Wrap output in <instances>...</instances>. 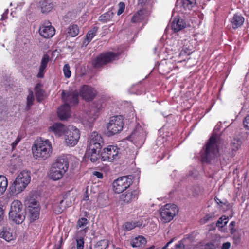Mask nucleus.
Instances as JSON below:
<instances>
[{"label": "nucleus", "mask_w": 249, "mask_h": 249, "mask_svg": "<svg viewBox=\"0 0 249 249\" xmlns=\"http://www.w3.org/2000/svg\"><path fill=\"white\" fill-rule=\"evenodd\" d=\"M35 94L36 100L38 102H40L43 99V92L40 89V86L39 84H37L35 87Z\"/></svg>", "instance_id": "38"}, {"label": "nucleus", "mask_w": 249, "mask_h": 249, "mask_svg": "<svg viewBox=\"0 0 249 249\" xmlns=\"http://www.w3.org/2000/svg\"><path fill=\"white\" fill-rule=\"evenodd\" d=\"M55 29L52 26L50 22L42 24L39 29L40 36L44 38H49L53 37L55 34Z\"/></svg>", "instance_id": "15"}, {"label": "nucleus", "mask_w": 249, "mask_h": 249, "mask_svg": "<svg viewBox=\"0 0 249 249\" xmlns=\"http://www.w3.org/2000/svg\"><path fill=\"white\" fill-rule=\"evenodd\" d=\"M178 208L175 204H167L160 209L161 219L164 223L171 221L178 212Z\"/></svg>", "instance_id": "7"}, {"label": "nucleus", "mask_w": 249, "mask_h": 249, "mask_svg": "<svg viewBox=\"0 0 249 249\" xmlns=\"http://www.w3.org/2000/svg\"><path fill=\"white\" fill-rule=\"evenodd\" d=\"M53 165L66 173L69 168V160L65 156H60L55 160Z\"/></svg>", "instance_id": "17"}, {"label": "nucleus", "mask_w": 249, "mask_h": 249, "mask_svg": "<svg viewBox=\"0 0 249 249\" xmlns=\"http://www.w3.org/2000/svg\"><path fill=\"white\" fill-rule=\"evenodd\" d=\"M132 183V176L121 177L113 181V188L115 193H121L128 188Z\"/></svg>", "instance_id": "8"}, {"label": "nucleus", "mask_w": 249, "mask_h": 249, "mask_svg": "<svg viewBox=\"0 0 249 249\" xmlns=\"http://www.w3.org/2000/svg\"><path fill=\"white\" fill-rule=\"evenodd\" d=\"M244 18L241 14H234L231 19V23L233 28L236 29L241 26L244 23Z\"/></svg>", "instance_id": "28"}, {"label": "nucleus", "mask_w": 249, "mask_h": 249, "mask_svg": "<svg viewBox=\"0 0 249 249\" xmlns=\"http://www.w3.org/2000/svg\"><path fill=\"white\" fill-rule=\"evenodd\" d=\"M243 125L245 128L249 130V115H247L243 121Z\"/></svg>", "instance_id": "47"}, {"label": "nucleus", "mask_w": 249, "mask_h": 249, "mask_svg": "<svg viewBox=\"0 0 249 249\" xmlns=\"http://www.w3.org/2000/svg\"><path fill=\"white\" fill-rule=\"evenodd\" d=\"M114 14L112 10H109L99 17V20L103 23L109 21L113 18Z\"/></svg>", "instance_id": "31"}, {"label": "nucleus", "mask_w": 249, "mask_h": 249, "mask_svg": "<svg viewBox=\"0 0 249 249\" xmlns=\"http://www.w3.org/2000/svg\"><path fill=\"white\" fill-rule=\"evenodd\" d=\"M34 101V96L33 92L32 90L29 91V94L27 97V109H29L30 107L33 104Z\"/></svg>", "instance_id": "40"}, {"label": "nucleus", "mask_w": 249, "mask_h": 249, "mask_svg": "<svg viewBox=\"0 0 249 249\" xmlns=\"http://www.w3.org/2000/svg\"><path fill=\"white\" fill-rule=\"evenodd\" d=\"M61 243L62 242V238H61Z\"/></svg>", "instance_id": "59"}, {"label": "nucleus", "mask_w": 249, "mask_h": 249, "mask_svg": "<svg viewBox=\"0 0 249 249\" xmlns=\"http://www.w3.org/2000/svg\"><path fill=\"white\" fill-rule=\"evenodd\" d=\"M93 174L96 176L98 178H103V174L101 172L95 171Z\"/></svg>", "instance_id": "51"}, {"label": "nucleus", "mask_w": 249, "mask_h": 249, "mask_svg": "<svg viewBox=\"0 0 249 249\" xmlns=\"http://www.w3.org/2000/svg\"><path fill=\"white\" fill-rule=\"evenodd\" d=\"M235 222L234 221H232L230 224V229L231 230H233V226L235 225Z\"/></svg>", "instance_id": "54"}, {"label": "nucleus", "mask_w": 249, "mask_h": 249, "mask_svg": "<svg viewBox=\"0 0 249 249\" xmlns=\"http://www.w3.org/2000/svg\"><path fill=\"white\" fill-rule=\"evenodd\" d=\"M187 25L182 18H175L172 22L171 28L175 32H178L186 28Z\"/></svg>", "instance_id": "23"}, {"label": "nucleus", "mask_w": 249, "mask_h": 249, "mask_svg": "<svg viewBox=\"0 0 249 249\" xmlns=\"http://www.w3.org/2000/svg\"><path fill=\"white\" fill-rule=\"evenodd\" d=\"M175 239V238H172L161 249H167L168 247L169 246L170 244H171Z\"/></svg>", "instance_id": "50"}, {"label": "nucleus", "mask_w": 249, "mask_h": 249, "mask_svg": "<svg viewBox=\"0 0 249 249\" xmlns=\"http://www.w3.org/2000/svg\"><path fill=\"white\" fill-rule=\"evenodd\" d=\"M130 138L136 142L143 143L145 139V135L141 127L136 128L130 135Z\"/></svg>", "instance_id": "19"}, {"label": "nucleus", "mask_w": 249, "mask_h": 249, "mask_svg": "<svg viewBox=\"0 0 249 249\" xmlns=\"http://www.w3.org/2000/svg\"><path fill=\"white\" fill-rule=\"evenodd\" d=\"M21 139L20 136H18L15 141L11 144L12 149H14Z\"/></svg>", "instance_id": "48"}, {"label": "nucleus", "mask_w": 249, "mask_h": 249, "mask_svg": "<svg viewBox=\"0 0 249 249\" xmlns=\"http://www.w3.org/2000/svg\"><path fill=\"white\" fill-rule=\"evenodd\" d=\"M88 223V220L85 218H80L77 223V227L78 228L82 227Z\"/></svg>", "instance_id": "45"}, {"label": "nucleus", "mask_w": 249, "mask_h": 249, "mask_svg": "<svg viewBox=\"0 0 249 249\" xmlns=\"http://www.w3.org/2000/svg\"><path fill=\"white\" fill-rule=\"evenodd\" d=\"M220 143L219 136L216 134L212 135L205 145L204 152L201 155L203 161L209 162L217 156Z\"/></svg>", "instance_id": "2"}, {"label": "nucleus", "mask_w": 249, "mask_h": 249, "mask_svg": "<svg viewBox=\"0 0 249 249\" xmlns=\"http://www.w3.org/2000/svg\"><path fill=\"white\" fill-rule=\"evenodd\" d=\"M88 147H90V149H101L104 142L101 135L97 132H93L89 137L88 141Z\"/></svg>", "instance_id": "13"}, {"label": "nucleus", "mask_w": 249, "mask_h": 249, "mask_svg": "<svg viewBox=\"0 0 249 249\" xmlns=\"http://www.w3.org/2000/svg\"><path fill=\"white\" fill-rule=\"evenodd\" d=\"M32 150L33 157L36 159L45 160L50 156L52 150V144L48 140L40 138L35 142Z\"/></svg>", "instance_id": "1"}, {"label": "nucleus", "mask_w": 249, "mask_h": 249, "mask_svg": "<svg viewBox=\"0 0 249 249\" xmlns=\"http://www.w3.org/2000/svg\"><path fill=\"white\" fill-rule=\"evenodd\" d=\"M228 219L225 216H222L217 220L216 222V226L222 228L228 223Z\"/></svg>", "instance_id": "42"}, {"label": "nucleus", "mask_w": 249, "mask_h": 249, "mask_svg": "<svg viewBox=\"0 0 249 249\" xmlns=\"http://www.w3.org/2000/svg\"><path fill=\"white\" fill-rule=\"evenodd\" d=\"M124 125L123 119L122 116H114L110 118L107 125V135L113 136L120 132Z\"/></svg>", "instance_id": "5"}, {"label": "nucleus", "mask_w": 249, "mask_h": 249, "mask_svg": "<svg viewBox=\"0 0 249 249\" xmlns=\"http://www.w3.org/2000/svg\"><path fill=\"white\" fill-rule=\"evenodd\" d=\"M63 72L65 77L69 78L71 76V71L69 64H66L64 65Z\"/></svg>", "instance_id": "43"}, {"label": "nucleus", "mask_w": 249, "mask_h": 249, "mask_svg": "<svg viewBox=\"0 0 249 249\" xmlns=\"http://www.w3.org/2000/svg\"><path fill=\"white\" fill-rule=\"evenodd\" d=\"M8 13V10H7L2 15L1 19L3 20L5 18V15H7Z\"/></svg>", "instance_id": "56"}, {"label": "nucleus", "mask_w": 249, "mask_h": 249, "mask_svg": "<svg viewBox=\"0 0 249 249\" xmlns=\"http://www.w3.org/2000/svg\"><path fill=\"white\" fill-rule=\"evenodd\" d=\"M119 149L114 145H108L101 154L102 161H112L118 156Z\"/></svg>", "instance_id": "11"}, {"label": "nucleus", "mask_w": 249, "mask_h": 249, "mask_svg": "<svg viewBox=\"0 0 249 249\" xmlns=\"http://www.w3.org/2000/svg\"><path fill=\"white\" fill-rule=\"evenodd\" d=\"M0 238L3 239L7 242L14 240L16 238L11 228L4 227L0 229Z\"/></svg>", "instance_id": "20"}, {"label": "nucleus", "mask_w": 249, "mask_h": 249, "mask_svg": "<svg viewBox=\"0 0 249 249\" xmlns=\"http://www.w3.org/2000/svg\"><path fill=\"white\" fill-rule=\"evenodd\" d=\"M64 201L62 200L58 204H55L53 206V211L57 214L61 213L65 209L66 206L63 205Z\"/></svg>", "instance_id": "35"}, {"label": "nucleus", "mask_w": 249, "mask_h": 249, "mask_svg": "<svg viewBox=\"0 0 249 249\" xmlns=\"http://www.w3.org/2000/svg\"><path fill=\"white\" fill-rule=\"evenodd\" d=\"M119 9L117 11V15H120L123 13L125 9V4L123 2H120L118 4Z\"/></svg>", "instance_id": "46"}, {"label": "nucleus", "mask_w": 249, "mask_h": 249, "mask_svg": "<svg viewBox=\"0 0 249 249\" xmlns=\"http://www.w3.org/2000/svg\"><path fill=\"white\" fill-rule=\"evenodd\" d=\"M118 55L117 53L111 52L102 53L92 60V65L94 68H99L114 60Z\"/></svg>", "instance_id": "6"}, {"label": "nucleus", "mask_w": 249, "mask_h": 249, "mask_svg": "<svg viewBox=\"0 0 249 249\" xmlns=\"http://www.w3.org/2000/svg\"><path fill=\"white\" fill-rule=\"evenodd\" d=\"M49 60V56L47 54H45L43 56L41 59V64L39 68V71L37 75V77L42 78L44 76V74L47 67V64Z\"/></svg>", "instance_id": "27"}, {"label": "nucleus", "mask_w": 249, "mask_h": 249, "mask_svg": "<svg viewBox=\"0 0 249 249\" xmlns=\"http://www.w3.org/2000/svg\"><path fill=\"white\" fill-rule=\"evenodd\" d=\"M141 224L139 222H127L125 223L124 226L126 230L130 231L136 227H139Z\"/></svg>", "instance_id": "39"}, {"label": "nucleus", "mask_w": 249, "mask_h": 249, "mask_svg": "<svg viewBox=\"0 0 249 249\" xmlns=\"http://www.w3.org/2000/svg\"><path fill=\"white\" fill-rule=\"evenodd\" d=\"M97 94L96 90L88 85H84L80 89V95L86 101L92 100Z\"/></svg>", "instance_id": "14"}, {"label": "nucleus", "mask_w": 249, "mask_h": 249, "mask_svg": "<svg viewBox=\"0 0 249 249\" xmlns=\"http://www.w3.org/2000/svg\"><path fill=\"white\" fill-rule=\"evenodd\" d=\"M89 249H92V247H90L89 248Z\"/></svg>", "instance_id": "60"}, {"label": "nucleus", "mask_w": 249, "mask_h": 249, "mask_svg": "<svg viewBox=\"0 0 249 249\" xmlns=\"http://www.w3.org/2000/svg\"><path fill=\"white\" fill-rule=\"evenodd\" d=\"M187 240H189L192 242V239L190 237V236L182 239L175 245L174 249H184L185 247V244Z\"/></svg>", "instance_id": "36"}, {"label": "nucleus", "mask_w": 249, "mask_h": 249, "mask_svg": "<svg viewBox=\"0 0 249 249\" xmlns=\"http://www.w3.org/2000/svg\"><path fill=\"white\" fill-rule=\"evenodd\" d=\"M8 186L7 178L2 175H0V196L5 192Z\"/></svg>", "instance_id": "32"}, {"label": "nucleus", "mask_w": 249, "mask_h": 249, "mask_svg": "<svg viewBox=\"0 0 249 249\" xmlns=\"http://www.w3.org/2000/svg\"><path fill=\"white\" fill-rule=\"evenodd\" d=\"M214 200L215 201H216V202L218 204H223V203L217 197H215L214 198Z\"/></svg>", "instance_id": "55"}, {"label": "nucleus", "mask_w": 249, "mask_h": 249, "mask_svg": "<svg viewBox=\"0 0 249 249\" xmlns=\"http://www.w3.org/2000/svg\"><path fill=\"white\" fill-rule=\"evenodd\" d=\"M89 199V196H85L84 198H83L84 200H87Z\"/></svg>", "instance_id": "57"}, {"label": "nucleus", "mask_w": 249, "mask_h": 249, "mask_svg": "<svg viewBox=\"0 0 249 249\" xmlns=\"http://www.w3.org/2000/svg\"><path fill=\"white\" fill-rule=\"evenodd\" d=\"M181 3L184 9L190 10L195 5L196 1V0H181Z\"/></svg>", "instance_id": "37"}, {"label": "nucleus", "mask_w": 249, "mask_h": 249, "mask_svg": "<svg viewBox=\"0 0 249 249\" xmlns=\"http://www.w3.org/2000/svg\"><path fill=\"white\" fill-rule=\"evenodd\" d=\"M101 149H90V147H88V149L85 154V157L88 160H89L92 162H96L98 159L101 157L99 154Z\"/></svg>", "instance_id": "21"}, {"label": "nucleus", "mask_w": 249, "mask_h": 249, "mask_svg": "<svg viewBox=\"0 0 249 249\" xmlns=\"http://www.w3.org/2000/svg\"><path fill=\"white\" fill-rule=\"evenodd\" d=\"M218 246V244H216L213 241L202 245L200 249H216Z\"/></svg>", "instance_id": "41"}, {"label": "nucleus", "mask_w": 249, "mask_h": 249, "mask_svg": "<svg viewBox=\"0 0 249 249\" xmlns=\"http://www.w3.org/2000/svg\"><path fill=\"white\" fill-rule=\"evenodd\" d=\"M57 113L60 120H66L71 115L70 107L64 104L59 108Z\"/></svg>", "instance_id": "24"}, {"label": "nucleus", "mask_w": 249, "mask_h": 249, "mask_svg": "<svg viewBox=\"0 0 249 249\" xmlns=\"http://www.w3.org/2000/svg\"><path fill=\"white\" fill-rule=\"evenodd\" d=\"M231 246V243L229 242L223 244L221 249H229Z\"/></svg>", "instance_id": "49"}, {"label": "nucleus", "mask_w": 249, "mask_h": 249, "mask_svg": "<svg viewBox=\"0 0 249 249\" xmlns=\"http://www.w3.org/2000/svg\"><path fill=\"white\" fill-rule=\"evenodd\" d=\"M79 28L76 25H70L67 29V34L71 37L76 36L79 34Z\"/></svg>", "instance_id": "33"}, {"label": "nucleus", "mask_w": 249, "mask_h": 249, "mask_svg": "<svg viewBox=\"0 0 249 249\" xmlns=\"http://www.w3.org/2000/svg\"><path fill=\"white\" fill-rule=\"evenodd\" d=\"M28 210L30 220L33 222L39 218L40 207L38 202L35 199L30 198L28 201Z\"/></svg>", "instance_id": "10"}, {"label": "nucleus", "mask_w": 249, "mask_h": 249, "mask_svg": "<svg viewBox=\"0 0 249 249\" xmlns=\"http://www.w3.org/2000/svg\"><path fill=\"white\" fill-rule=\"evenodd\" d=\"M146 243V239L140 235L133 239L131 241V245L133 247H142Z\"/></svg>", "instance_id": "29"}, {"label": "nucleus", "mask_w": 249, "mask_h": 249, "mask_svg": "<svg viewBox=\"0 0 249 249\" xmlns=\"http://www.w3.org/2000/svg\"><path fill=\"white\" fill-rule=\"evenodd\" d=\"M4 211L2 208L0 207V222L3 219V215Z\"/></svg>", "instance_id": "52"}, {"label": "nucleus", "mask_w": 249, "mask_h": 249, "mask_svg": "<svg viewBox=\"0 0 249 249\" xmlns=\"http://www.w3.org/2000/svg\"><path fill=\"white\" fill-rule=\"evenodd\" d=\"M62 98L65 102L64 105L71 106L77 105L78 103V94L76 91H65L62 92Z\"/></svg>", "instance_id": "12"}, {"label": "nucleus", "mask_w": 249, "mask_h": 249, "mask_svg": "<svg viewBox=\"0 0 249 249\" xmlns=\"http://www.w3.org/2000/svg\"><path fill=\"white\" fill-rule=\"evenodd\" d=\"M76 248L77 249H83L84 247V238L81 237L80 238H76Z\"/></svg>", "instance_id": "44"}, {"label": "nucleus", "mask_w": 249, "mask_h": 249, "mask_svg": "<svg viewBox=\"0 0 249 249\" xmlns=\"http://www.w3.org/2000/svg\"><path fill=\"white\" fill-rule=\"evenodd\" d=\"M98 112V109L96 105L95 104L91 105L89 107L86 114L83 116V118L85 120L91 122L97 118Z\"/></svg>", "instance_id": "18"}, {"label": "nucleus", "mask_w": 249, "mask_h": 249, "mask_svg": "<svg viewBox=\"0 0 249 249\" xmlns=\"http://www.w3.org/2000/svg\"><path fill=\"white\" fill-rule=\"evenodd\" d=\"M97 30L98 28L94 26L88 32L86 36V39L83 41V45L87 46L91 41L96 35Z\"/></svg>", "instance_id": "30"}, {"label": "nucleus", "mask_w": 249, "mask_h": 249, "mask_svg": "<svg viewBox=\"0 0 249 249\" xmlns=\"http://www.w3.org/2000/svg\"><path fill=\"white\" fill-rule=\"evenodd\" d=\"M148 16L147 11L144 9H141L135 13L131 18V22L137 23L142 21Z\"/></svg>", "instance_id": "25"}, {"label": "nucleus", "mask_w": 249, "mask_h": 249, "mask_svg": "<svg viewBox=\"0 0 249 249\" xmlns=\"http://www.w3.org/2000/svg\"><path fill=\"white\" fill-rule=\"evenodd\" d=\"M114 249H122L119 248V247H117V248H115Z\"/></svg>", "instance_id": "58"}, {"label": "nucleus", "mask_w": 249, "mask_h": 249, "mask_svg": "<svg viewBox=\"0 0 249 249\" xmlns=\"http://www.w3.org/2000/svg\"><path fill=\"white\" fill-rule=\"evenodd\" d=\"M79 138V131L75 127H69L66 131L65 141L67 145L74 146L77 143Z\"/></svg>", "instance_id": "9"}, {"label": "nucleus", "mask_w": 249, "mask_h": 249, "mask_svg": "<svg viewBox=\"0 0 249 249\" xmlns=\"http://www.w3.org/2000/svg\"><path fill=\"white\" fill-rule=\"evenodd\" d=\"M65 172L56 168L52 165L49 173L50 178L53 180H58L61 179L64 176Z\"/></svg>", "instance_id": "26"}, {"label": "nucleus", "mask_w": 249, "mask_h": 249, "mask_svg": "<svg viewBox=\"0 0 249 249\" xmlns=\"http://www.w3.org/2000/svg\"><path fill=\"white\" fill-rule=\"evenodd\" d=\"M150 0H138L139 2L142 5L145 4L146 3L149 2Z\"/></svg>", "instance_id": "53"}, {"label": "nucleus", "mask_w": 249, "mask_h": 249, "mask_svg": "<svg viewBox=\"0 0 249 249\" xmlns=\"http://www.w3.org/2000/svg\"><path fill=\"white\" fill-rule=\"evenodd\" d=\"M41 11L43 13H47L51 11L53 8V4L47 1H43L40 4Z\"/></svg>", "instance_id": "34"}, {"label": "nucleus", "mask_w": 249, "mask_h": 249, "mask_svg": "<svg viewBox=\"0 0 249 249\" xmlns=\"http://www.w3.org/2000/svg\"><path fill=\"white\" fill-rule=\"evenodd\" d=\"M30 180V173L28 171L24 170L21 172L10 186V191L13 194L20 193L24 190Z\"/></svg>", "instance_id": "3"}, {"label": "nucleus", "mask_w": 249, "mask_h": 249, "mask_svg": "<svg viewBox=\"0 0 249 249\" xmlns=\"http://www.w3.org/2000/svg\"><path fill=\"white\" fill-rule=\"evenodd\" d=\"M48 131L60 136L65 132L66 126L61 123H57L49 127Z\"/></svg>", "instance_id": "22"}, {"label": "nucleus", "mask_w": 249, "mask_h": 249, "mask_svg": "<svg viewBox=\"0 0 249 249\" xmlns=\"http://www.w3.org/2000/svg\"><path fill=\"white\" fill-rule=\"evenodd\" d=\"M22 207L21 202L18 200H14L11 204L9 218L16 224H21L25 219V213Z\"/></svg>", "instance_id": "4"}, {"label": "nucleus", "mask_w": 249, "mask_h": 249, "mask_svg": "<svg viewBox=\"0 0 249 249\" xmlns=\"http://www.w3.org/2000/svg\"><path fill=\"white\" fill-rule=\"evenodd\" d=\"M139 191L135 189L132 191H127L121 195L120 199L124 204L132 202L138 198Z\"/></svg>", "instance_id": "16"}]
</instances>
